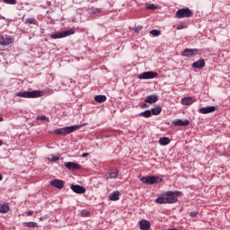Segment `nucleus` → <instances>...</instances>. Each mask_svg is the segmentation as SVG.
Listing matches in <instances>:
<instances>
[{
  "label": "nucleus",
  "mask_w": 230,
  "mask_h": 230,
  "mask_svg": "<svg viewBox=\"0 0 230 230\" xmlns=\"http://www.w3.org/2000/svg\"><path fill=\"white\" fill-rule=\"evenodd\" d=\"M139 226L141 230H149L151 227L150 221L146 219H142L139 221Z\"/></svg>",
  "instance_id": "nucleus-17"
},
{
  "label": "nucleus",
  "mask_w": 230,
  "mask_h": 230,
  "mask_svg": "<svg viewBox=\"0 0 230 230\" xmlns=\"http://www.w3.org/2000/svg\"><path fill=\"white\" fill-rule=\"evenodd\" d=\"M10 211V206L6 204L0 205V213H8Z\"/></svg>",
  "instance_id": "nucleus-26"
},
{
  "label": "nucleus",
  "mask_w": 230,
  "mask_h": 230,
  "mask_svg": "<svg viewBox=\"0 0 230 230\" xmlns=\"http://www.w3.org/2000/svg\"><path fill=\"white\" fill-rule=\"evenodd\" d=\"M146 8H147V10H157V5L146 3Z\"/></svg>",
  "instance_id": "nucleus-28"
},
{
  "label": "nucleus",
  "mask_w": 230,
  "mask_h": 230,
  "mask_svg": "<svg viewBox=\"0 0 230 230\" xmlns=\"http://www.w3.org/2000/svg\"><path fill=\"white\" fill-rule=\"evenodd\" d=\"M181 195V191L179 190H169L164 193L165 200L167 204H175L177 202V197Z\"/></svg>",
  "instance_id": "nucleus-3"
},
{
  "label": "nucleus",
  "mask_w": 230,
  "mask_h": 230,
  "mask_svg": "<svg viewBox=\"0 0 230 230\" xmlns=\"http://www.w3.org/2000/svg\"><path fill=\"white\" fill-rule=\"evenodd\" d=\"M22 225L24 226V227H29L31 229H35V227H39V224H37V222H23Z\"/></svg>",
  "instance_id": "nucleus-19"
},
{
  "label": "nucleus",
  "mask_w": 230,
  "mask_h": 230,
  "mask_svg": "<svg viewBox=\"0 0 230 230\" xmlns=\"http://www.w3.org/2000/svg\"><path fill=\"white\" fill-rule=\"evenodd\" d=\"M155 202L156 204H168L164 194V197H159V198L155 199Z\"/></svg>",
  "instance_id": "nucleus-25"
},
{
  "label": "nucleus",
  "mask_w": 230,
  "mask_h": 230,
  "mask_svg": "<svg viewBox=\"0 0 230 230\" xmlns=\"http://www.w3.org/2000/svg\"><path fill=\"white\" fill-rule=\"evenodd\" d=\"M14 96H18L19 98H40V96H42V92L39 90L17 92Z\"/></svg>",
  "instance_id": "nucleus-2"
},
{
  "label": "nucleus",
  "mask_w": 230,
  "mask_h": 230,
  "mask_svg": "<svg viewBox=\"0 0 230 230\" xmlns=\"http://www.w3.org/2000/svg\"><path fill=\"white\" fill-rule=\"evenodd\" d=\"M217 109H218V107L217 106H207V107L200 108L199 110V112L200 114H211V112H215Z\"/></svg>",
  "instance_id": "nucleus-10"
},
{
  "label": "nucleus",
  "mask_w": 230,
  "mask_h": 230,
  "mask_svg": "<svg viewBox=\"0 0 230 230\" xmlns=\"http://www.w3.org/2000/svg\"><path fill=\"white\" fill-rule=\"evenodd\" d=\"M176 19H186L189 17H193V12L188 7L179 9L176 12Z\"/></svg>",
  "instance_id": "nucleus-5"
},
{
  "label": "nucleus",
  "mask_w": 230,
  "mask_h": 230,
  "mask_svg": "<svg viewBox=\"0 0 230 230\" xmlns=\"http://www.w3.org/2000/svg\"><path fill=\"white\" fill-rule=\"evenodd\" d=\"M65 166L66 168H67V170H80L81 166L79 164H75L74 162H66L65 163Z\"/></svg>",
  "instance_id": "nucleus-14"
},
{
  "label": "nucleus",
  "mask_w": 230,
  "mask_h": 230,
  "mask_svg": "<svg viewBox=\"0 0 230 230\" xmlns=\"http://www.w3.org/2000/svg\"><path fill=\"white\" fill-rule=\"evenodd\" d=\"M3 145V140H0V146Z\"/></svg>",
  "instance_id": "nucleus-45"
},
{
  "label": "nucleus",
  "mask_w": 230,
  "mask_h": 230,
  "mask_svg": "<svg viewBox=\"0 0 230 230\" xmlns=\"http://www.w3.org/2000/svg\"><path fill=\"white\" fill-rule=\"evenodd\" d=\"M159 145H161L162 146H166V145H170V138L164 137H161L158 141Z\"/></svg>",
  "instance_id": "nucleus-22"
},
{
  "label": "nucleus",
  "mask_w": 230,
  "mask_h": 230,
  "mask_svg": "<svg viewBox=\"0 0 230 230\" xmlns=\"http://www.w3.org/2000/svg\"><path fill=\"white\" fill-rule=\"evenodd\" d=\"M10 44H13V38L12 36L3 35L0 37L1 46H10Z\"/></svg>",
  "instance_id": "nucleus-9"
},
{
  "label": "nucleus",
  "mask_w": 230,
  "mask_h": 230,
  "mask_svg": "<svg viewBox=\"0 0 230 230\" xmlns=\"http://www.w3.org/2000/svg\"><path fill=\"white\" fill-rule=\"evenodd\" d=\"M100 12H102V9H100L98 7H92L91 8V13H100Z\"/></svg>",
  "instance_id": "nucleus-32"
},
{
  "label": "nucleus",
  "mask_w": 230,
  "mask_h": 230,
  "mask_svg": "<svg viewBox=\"0 0 230 230\" xmlns=\"http://www.w3.org/2000/svg\"><path fill=\"white\" fill-rule=\"evenodd\" d=\"M172 125L174 127H188V125H190V120L189 119L182 120L181 119H178L172 121Z\"/></svg>",
  "instance_id": "nucleus-12"
},
{
  "label": "nucleus",
  "mask_w": 230,
  "mask_h": 230,
  "mask_svg": "<svg viewBox=\"0 0 230 230\" xmlns=\"http://www.w3.org/2000/svg\"><path fill=\"white\" fill-rule=\"evenodd\" d=\"M37 119H40V121H45V119H48V117L41 115V116H38Z\"/></svg>",
  "instance_id": "nucleus-36"
},
{
  "label": "nucleus",
  "mask_w": 230,
  "mask_h": 230,
  "mask_svg": "<svg viewBox=\"0 0 230 230\" xmlns=\"http://www.w3.org/2000/svg\"><path fill=\"white\" fill-rule=\"evenodd\" d=\"M85 124H79V125H74V126H66L65 128H57L53 131V134H56L57 136H67V134H71L75 132V130H80L82 127H84Z\"/></svg>",
  "instance_id": "nucleus-1"
},
{
  "label": "nucleus",
  "mask_w": 230,
  "mask_h": 230,
  "mask_svg": "<svg viewBox=\"0 0 230 230\" xmlns=\"http://www.w3.org/2000/svg\"><path fill=\"white\" fill-rule=\"evenodd\" d=\"M162 111H163V108H161V106H156L155 108H152L150 110L151 116H159V114H161Z\"/></svg>",
  "instance_id": "nucleus-18"
},
{
  "label": "nucleus",
  "mask_w": 230,
  "mask_h": 230,
  "mask_svg": "<svg viewBox=\"0 0 230 230\" xmlns=\"http://www.w3.org/2000/svg\"><path fill=\"white\" fill-rule=\"evenodd\" d=\"M25 24H37V20L35 18L25 19Z\"/></svg>",
  "instance_id": "nucleus-27"
},
{
  "label": "nucleus",
  "mask_w": 230,
  "mask_h": 230,
  "mask_svg": "<svg viewBox=\"0 0 230 230\" xmlns=\"http://www.w3.org/2000/svg\"><path fill=\"white\" fill-rule=\"evenodd\" d=\"M33 215V211L30 210L27 212V217H31Z\"/></svg>",
  "instance_id": "nucleus-38"
},
{
  "label": "nucleus",
  "mask_w": 230,
  "mask_h": 230,
  "mask_svg": "<svg viewBox=\"0 0 230 230\" xmlns=\"http://www.w3.org/2000/svg\"><path fill=\"white\" fill-rule=\"evenodd\" d=\"M88 155H89V153H84V154L82 155V157H88Z\"/></svg>",
  "instance_id": "nucleus-40"
},
{
  "label": "nucleus",
  "mask_w": 230,
  "mask_h": 230,
  "mask_svg": "<svg viewBox=\"0 0 230 230\" xmlns=\"http://www.w3.org/2000/svg\"><path fill=\"white\" fill-rule=\"evenodd\" d=\"M150 35H153V37H159L161 35V31L160 30H152L150 31Z\"/></svg>",
  "instance_id": "nucleus-29"
},
{
  "label": "nucleus",
  "mask_w": 230,
  "mask_h": 230,
  "mask_svg": "<svg viewBox=\"0 0 230 230\" xmlns=\"http://www.w3.org/2000/svg\"><path fill=\"white\" fill-rule=\"evenodd\" d=\"M142 109H148V104H143Z\"/></svg>",
  "instance_id": "nucleus-41"
},
{
  "label": "nucleus",
  "mask_w": 230,
  "mask_h": 230,
  "mask_svg": "<svg viewBox=\"0 0 230 230\" xmlns=\"http://www.w3.org/2000/svg\"><path fill=\"white\" fill-rule=\"evenodd\" d=\"M192 67L194 69H202L203 67H206V61H204V59H199L192 63Z\"/></svg>",
  "instance_id": "nucleus-15"
},
{
  "label": "nucleus",
  "mask_w": 230,
  "mask_h": 230,
  "mask_svg": "<svg viewBox=\"0 0 230 230\" xmlns=\"http://www.w3.org/2000/svg\"><path fill=\"white\" fill-rule=\"evenodd\" d=\"M177 29L178 30H182V26H178Z\"/></svg>",
  "instance_id": "nucleus-42"
},
{
  "label": "nucleus",
  "mask_w": 230,
  "mask_h": 230,
  "mask_svg": "<svg viewBox=\"0 0 230 230\" xmlns=\"http://www.w3.org/2000/svg\"><path fill=\"white\" fill-rule=\"evenodd\" d=\"M141 182L143 184H146L147 186L154 185V184H159L163 179L157 177V176H143L140 178Z\"/></svg>",
  "instance_id": "nucleus-4"
},
{
  "label": "nucleus",
  "mask_w": 230,
  "mask_h": 230,
  "mask_svg": "<svg viewBox=\"0 0 230 230\" xmlns=\"http://www.w3.org/2000/svg\"><path fill=\"white\" fill-rule=\"evenodd\" d=\"M109 199H110V200H113V201L119 200V190L113 191L109 196Z\"/></svg>",
  "instance_id": "nucleus-21"
},
{
  "label": "nucleus",
  "mask_w": 230,
  "mask_h": 230,
  "mask_svg": "<svg viewBox=\"0 0 230 230\" xmlns=\"http://www.w3.org/2000/svg\"><path fill=\"white\" fill-rule=\"evenodd\" d=\"M194 102L191 97H184L181 99V105H191Z\"/></svg>",
  "instance_id": "nucleus-20"
},
{
  "label": "nucleus",
  "mask_w": 230,
  "mask_h": 230,
  "mask_svg": "<svg viewBox=\"0 0 230 230\" xmlns=\"http://www.w3.org/2000/svg\"><path fill=\"white\" fill-rule=\"evenodd\" d=\"M158 100H159V97L157 96V94H151L145 99V102L146 103H149L152 105L153 103H157Z\"/></svg>",
  "instance_id": "nucleus-13"
},
{
  "label": "nucleus",
  "mask_w": 230,
  "mask_h": 230,
  "mask_svg": "<svg viewBox=\"0 0 230 230\" xmlns=\"http://www.w3.org/2000/svg\"><path fill=\"white\" fill-rule=\"evenodd\" d=\"M50 161H58V156H52Z\"/></svg>",
  "instance_id": "nucleus-37"
},
{
  "label": "nucleus",
  "mask_w": 230,
  "mask_h": 230,
  "mask_svg": "<svg viewBox=\"0 0 230 230\" xmlns=\"http://www.w3.org/2000/svg\"><path fill=\"white\" fill-rule=\"evenodd\" d=\"M49 184L53 186V188H57V190H62V188H64V181L62 180L55 179L50 181Z\"/></svg>",
  "instance_id": "nucleus-11"
},
{
  "label": "nucleus",
  "mask_w": 230,
  "mask_h": 230,
  "mask_svg": "<svg viewBox=\"0 0 230 230\" xmlns=\"http://www.w3.org/2000/svg\"><path fill=\"white\" fill-rule=\"evenodd\" d=\"M134 31L137 32V31H141V30H143V25H137V26H135L133 28Z\"/></svg>",
  "instance_id": "nucleus-33"
},
{
  "label": "nucleus",
  "mask_w": 230,
  "mask_h": 230,
  "mask_svg": "<svg viewBox=\"0 0 230 230\" xmlns=\"http://www.w3.org/2000/svg\"><path fill=\"white\" fill-rule=\"evenodd\" d=\"M47 218H48V216H45V217H40V220L42 221V220H46Z\"/></svg>",
  "instance_id": "nucleus-39"
},
{
  "label": "nucleus",
  "mask_w": 230,
  "mask_h": 230,
  "mask_svg": "<svg viewBox=\"0 0 230 230\" xmlns=\"http://www.w3.org/2000/svg\"><path fill=\"white\" fill-rule=\"evenodd\" d=\"M5 4H17V0H3Z\"/></svg>",
  "instance_id": "nucleus-31"
},
{
  "label": "nucleus",
  "mask_w": 230,
  "mask_h": 230,
  "mask_svg": "<svg viewBox=\"0 0 230 230\" xmlns=\"http://www.w3.org/2000/svg\"><path fill=\"white\" fill-rule=\"evenodd\" d=\"M71 190L74 191V193H78L82 195L83 193H85V189L80 185H71Z\"/></svg>",
  "instance_id": "nucleus-16"
},
{
  "label": "nucleus",
  "mask_w": 230,
  "mask_h": 230,
  "mask_svg": "<svg viewBox=\"0 0 230 230\" xmlns=\"http://www.w3.org/2000/svg\"><path fill=\"white\" fill-rule=\"evenodd\" d=\"M156 76H157V72L147 71L138 75L137 78L139 80H152V78H156Z\"/></svg>",
  "instance_id": "nucleus-7"
},
{
  "label": "nucleus",
  "mask_w": 230,
  "mask_h": 230,
  "mask_svg": "<svg viewBox=\"0 0 230 230\" xmlns=\"http://www.w3.org/2000/svg\"><path fill=\"white\" fill-rule=\"evenodd\" d=\"M139 116H142V118H152V112L150 110H146L139 113Z\"/></svg>",
  "instance_id": "nucleus-24"
},
{
  "label": "nucleus",
  "mask_w": 230,
  "mask_h": 230,
  "mask_svg": "<svg viewBox=\"0 0 230 230\" xmlns=\"http://www.w3.org/2000/svg\"><path fill=\"white\" fill-rule=\"evenodd\" d=\"M167 230H177V228H169Z\"/></svg>",
  "instance_id": "nucleus-43"
},
{
  "label": "nucleus",
  "mask_w": 230,
  "mask_h": 230,
  "mask_svg": "<svg viewBox=\"0 0 230 230\" xmlns=\"http://www.w3.org/2000/svg\"><path fill=\"white\" fill-rule=\"evenodd\" d=\"M0 181H3V176H2V174H0Z\"/></svg>",
  "instance_id": "nucleus-44"
},
{
  "label": "nucleus",
  "mask_w": 230,
  "mask_h": 230,
  "mask_svg": "<svg viewBox=\"0 0 230 230\" xmlns=\"http://www.w3.org/2000/svg\"><path fill=\"white\" fill-rule=\"evenodd\" d=\"M69 35H75V30L70 29L65 31H60L52 34L51 39H64V37H69Z\"/></svg>",
  "instance_id": "nucleus-6"
},
{
  "label": "nucleus",
  "mask_w": 230,
  "mask_h": 230,
  "mask_svg": "<svg viewBox=\"0 0 230 230\" xmlns=\"http://www.w3.org/2000/svg\"><path fill=\"white\" fill-rule=\"evenodd\" d=\"M94 100L97 102V103H104V102H107V96H105V95H96L94 97Z\"/></svg>",
  "instance_id": "nucleus-23"
},
{
  "label": "nucleus",
  "mask_w": 230,
  "mask_h": 230,
  "mask_svg": "<svg viewBox=\"0 0 230 230\" xmlns=\"http://www.w3.org/2000/svg\"><path fill=\"white\" fill-rule=\"evenodd\" d=\"M182 57H186L187 58H191L199 55V49H185L182 53Z\"/></svg>",
  "instance_id": "nucleus-8"
},
{
  "label": "nucleus",
  "mask_w": 230,
  "mask_h": 230,
  "mask_svg": "<svg viewBox=\"0 0 230 230\" xmlns=\"http://www.w3.org/2000/svg\"><path fill=\"white\" fill-rule=\"evenodd\" d=\"M190 217L191 218H197V217H199V212H197V211L190 212Z\"/></svg>",
  "instance_id": "nucleus-34"
},
{
  "label": "nucleus",
  "mask_w": 230,
  "mask_h": 230,
  "mask_svg": "<svg viewBox=\"0 0 230 230\" xmlns=\"http://www.w3.org/2000/svg\"><path fill=\"white\" fill-rule=\"evenodd\" d=\"M90 214H91V212H89L87 210H83L81 212L82 217H89Z\"/></svg>",
  "instance_id": "nucleus-35"
},
{
  "label": "nucleus",
  "mask_w": 230,
  "mask_h": 230,
  "mask_svg": "<svg viewBox=\"0 0 230 230\" xmlns=\"http://www.w3.org/2000/svg\"><path fill=\"white\" fill-rule=\"evenodd\" d=\"M116 177H118V171H111L110 179H116Z\"/></svg>",
  "instance_id": "nucleus-30"
}]
</instances>
